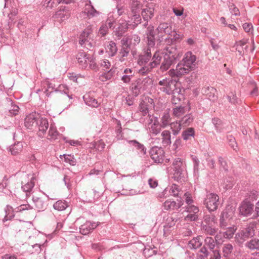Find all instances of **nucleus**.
<instances>
[{"label": "nucleus", "mask_w": 259, "mask_h": 259, "mask_svg": "<svg viewBox=\"0 0 259 259\" xmlns=\"http://www.w3.org/2000/svg\"><path fill=\"white\" fill-rule=\"evenodd\" d=\"M162 54L163 60L160 66L162 71L168 70L176 61L179 59L180 53L176 46L169 45L163 49Z\"/></svg>", "instance_id": "nucleus-1"}, {"label": "nucleus", "mask_w": 259, "mask_h": 259, "mask_svg": "<svg viewBox=\"0 0 259 259\" xmlns=\"http://www.w3.org/2000/svg\"><path fill=\"white\" fill-rule=\"evenodd\" d=\"M161 86L159 90L167 95L179 94L180 90L177 87V81L171 78H165L158 82Z\"/></svg>", "instance_id": "nucleus-2"}, {"label": "nucleus", "mask_w": 259, "mask_h": 259, "mask_svg": "<svg viewBox=\"0 0 259 259\" xmlns=\"http://www.w3.org/2000/svg\"><path fill=\"white\" fill-rule=\"evenodd\" d=\"M203 204L209 212L216 210L220 205L219 196L213 193H207Z\"/></svg>", "instance_id": "nucleus-3"}, {"label": "nucleus", "mask_w": 259, "mask_h": 259, "mask_svg": "<svg viewBox=\"0 0 259 259\" xmlns=\"http://www.w3.org/2000/svg\"><path fill=\"white\" fill-rule=\"evenodd\" d=\"M175 172L174 177L177 179H181L184 177L186 171V164L183 160L180 158H176L172 163Z\"/></svg>", "instance_id": "nucleus-4"}, {"label": "nucleus", "mask_w": 259, "mask_h": 259, "mask_svg": "<svg viewBox=\"0 0 259 259\" xmlns=\"http://www.w3.org/2000/svg\"><path fill=\"white\" fill-rule=\"evenodd\" d=\"M190 67H186L185 63L181 61L176 66V69H170L169 71L171 77H181L193 71Z\"/></svg>", "instance_id": "nucleus-5"}, {"label": "nucleus", "mask_w": 259, "mask_h": 259, "mask_svg": "<svg viewBox=\"0 0 259 259\" xmlns=\"http://www.w3.org/2000/svg\"><path fill=\"white\" fill-rule=\"evenodd\" d=\"M93 30L92 27L89 26L86 28L80 35L79 44L82 47L90 50L93 45L90 41V35L92 33Z\"/></svg>", "instance_id": "nucleus-6"}, {"label": "nucleus", "mask_w": 259, "mask_h": 259, "mask_svg": "<svg viewBox=\"0 0 259 259\" xmlns=\"http://www.w3.org/2000/svg\"><path fill=\"white\" fill-rule=\"evenodd\" d=\"M148 125L149 132L153 135H157L161 132L162 127L161 125L159 123L157 119L154 117L151 116L150 114L147 115Z\"/></svg>", "instance_id": "nucleus-7"}, {"label": "nucleus", "mask_w": 259, "mask_h": 259, "mask_svg": "<svg viewBox=\"0 0 259 259\" xmlns=\"http://www.w3.org/2000/svg\"><path fill=\"white\" fill-rule=\"evenodd\" d=\"M35 179L32 176L25 175L21 182V188L26 193H30L34 186ZM26 195L28 194L26 193Z\"/></svg>", "instance_id": "nucleus-8"}, {"label": "nucleus", "mask_w": 259, "mask_h": 259, "mask_svg": "<svg viewBox=\"0 0 259 259\" xmlns=\"http://www.w3.org/2000/svg\"><path fill=\"white\" fill-rule=\"evenodd\" d=\"M239 213L244 217H250L254 212V205L249 201L244 200L241 202L239 208Z\"/></svg>", "instance_id": "nucleus-9"}, {"label": "nucleus", "mask_w": 259, "mask_h": 259, "mask_svg": "<svg viewBox=\"0 0 259 259\" xmlns=\"http://www.w3.org/2000/svg\"><path fill=\"white\" fill-rule=\"evenodd\" d=\"M150 154L155 163H162L164 160V151L161 147H153L150 150Z\"/></svg>", "instance_id": "nucleus-10"}, {"label": "nucleus", "mask_w": 259, "mask_h": 259, "mask_svg": "<svg viewBox=\"0 0 259 259\" xmlns=\"http://www.w3.org/2000/svg\"><path fill=\"white\" fill-rule=\"evenodd\" d=\"M181 61L193 70L197 67L196 57L191 52H187Z\"/></svg>", "instance_id": "nucleus-11"}, {"label": "nucleus", "mask_w": 259, "mask_h": 259, "mask_svg": "<svg viewBox=\"0 0 259 259\" xmlns=\"http://www.w3.org/2000/svg\"><path fill=\"white\" fill-rule=\"evenodd\" d=\"M39 116H36L35 114H30L27 115L24 121L25 126L28 129L35 130L38 126V118Z\"/></svg>", "instance_id": "nucleus-12"}, {"label": "nucleus", "mask_w": 259, "mask_h": 259, "mask_svg": "<svg viewBox=\"0 0 259 259\" xmlns=\"http://www.w3.org/2000/svg\"><path fill=\"white\" fill-rule=\"evenodd\" d=\"M91 55L84 52H79L76 55L77 63L80 68L88 70V62Z\"/></svg>", "instance_id": "nucleus-13"}, {"label": "nucleus", "mask_w": 259, "mask_h": 259, "mask_svg": "<svg viewBox=\"0 0 259 259\" xmlns=\"http://www.w3.org/2000/svg\"><path fill=\"white\" fill-rule=\"evenodd\" d=\"M98 223L86 221L83 224L80 226V233L83 235H87L91 233L98 226Z\"/></svg>", "instance_id": "nucleus-14"}, {"label": "nucleus", "mask_w": 259, "mask_h": 259, "mask_svg": "<svg viewBox=\"0 0 259 259\" xmlns=\"http://www.w3.org/2000/svg\"><path fill=\"white\" fill-rule=\"evenodd\" d=\"M147 46L148 47H154L155 45V38L154 27L149 25L147 27L145 33Z\"/></svg>", "instance_id": "nucleus-15"}, {"label": "nucleus", "mask_w": 259, "mask_h": 259, "mask_svg": "<svg viewBox=\"0 0 259 259\" xmlns=\"http://www.w3.org/2000/svg\"><path fill=\"white\" fill-rule=\"evenodd\" d=\"M32 201L34 204V209L38 211H44L48 206V200L41 198L33 196Z\"/></svg>", "instance_id": "nucleus-16"}, {"label": "nucleus", "mask_w": 259, "mask_h": 259, "mask_svg": "<svg viewBox=\"0 0 259 259\" xmlns=\"http://www.w3.org/2000/svg\"><path fill=\"white\" fill-rule=\"evenodd\" d=\"M155 50L154 47H148L147 46L146 49L143 55H140L138 60V63L140 65H144L147 63L151 58V52Z\"/></svg>", "instance_id": "nucleus-17"}, {"label": "nucleus", "mask_w": 259, "mask_h": 259, "mask_svg": "<svg viewBox=\"0 0 259 259\" xmlns=\"http://www.w3.org/2000/svg\"><path fill=\"white\" fill-rule=\"evenodd\" d=\"M37 123L38 135L39 137H43L49 128L48 119L46 118L38 116Z\"/></svg>", "instance_id": "nucleus-18"}, {"label": "nucleus", "mask_w": 259, "mask_h": 259, "mask_svg": "<svg viewBox=\"0 0 259 259\" xmlns=\"http://www.w3.org/2000/svg\"><path fill=\"white\" fill-rule=\"evenodd\" d=\"M158 34L160 35L167 34L171 35L172 33V26L167 22L160 23L156 28Z\"/></svg>", "instance_id": "nucleus-19"}, {"label": "nucleus", "mask_w": 259, "mask_h": 259, "mask_svg": "<svg viewBox=\"0 0 259 259\" xmlns=\"http://www.w3.org/2000/svg\"><path fill=\"white\" fill-rule=\"evenodd\" d=\"M69 16L70 12L68 8L61 7L60 9L56 12L53 17L57 19L58 21H64L68 19Z\"/></svg>", "instance_id": "nucleus-20"}, {"label": "nucleus", "mask_w": 259, "mask_h": 259, "mask_svg": "<svg viewBox=\"0 0 259 259\" xmlns=\"http://www.w3.org/2000/svg\"><path fill=\"white\" fill-rule=\"evenodd\" d=\"M254 235V229L252 226H247L245 228L241 230V232L238 233L236 235V237H240L242 240H245L246 238L252 236Z\"/></svg>", "instance_id": "nucleus-21"}, {"label": "nucleus", "mask_w": 259, "mask_h": 259, "mask_svg": "<svg viewBox=\"0 0 259 259\" xmlns=\"http://www.w3.org/2000/svg\"><path fill=\"white\" fill-rule=\"evenodd\" d=\"M183 204L181 201L178 200V202L167 200L163 203V207L165 210H177L181 207Z\"/></svg>", "instance_id": "nucleus-22"}, {"label": "nucleus", "mask_w": 259, "mask_h": 259, "mask_svg": "<svg viewBox=\"0 0 259 259\" xmlns=\"http://www.w3.org/2000/svg\"><path fill=\"white\" fill-rule=\"evenodd\" d=\"M105 50L109 56L113 57L115 56L117 52V47L116 44L113 40L108 41L105 44Z\"/></svg>", "instance_id": "nucleus-23"}, {"label": "nucleus", "mask_w": 259, "mask_h": 259, "mask_svg": "<svg viewBox=\"0 0 259 259\" xmlns=\"http://www.w3.org/2000/svg\"><path fill=\"white\" fill-rule=\"evenodd\" d=\"M154 14V8L153 7H148L142 10L141 15L144 20L146 21V22L144 24L145 27L147 25L148 21L153 17Z\"/></svg>", "instance_id": "nucleus-24"}, {"label": "nucleus", "mask_w": 259, "mask_h": 259, "mask_svg": "<svg viewBox=\"0 0 259 259\" xmlns=\"http://www.w3.org/2000/svg\"><path fill=\"white\" fill-rule=\"evenodd\" d=\"M128 143L138 151L139 154L143 156L146 153V148L144 145L136 140H130L127 141Z\"/></svg>", "instance_id": "nucleus-25"}, {"label": "nucleus", "mask_w": 259, "mask_h": 259, "mask_svg": "<svg viewBox=\"0 0 259 259\" xmlns=\"http://www.w3.org/2000/svg\"><path fill=\"white\" fill-rule=\"evenodd\" d=\"M128 23L126 21H122L116 28L114 33L118 37H121L127 30Z\"/></svg>", "instance_id": "nucleus-26"}, {"label": "nucleus", "mask_w": 259, "mask_h": 259, "mask_svg": "<svg viewBox=\"0 0 259 259\" xmlns=\"http://www.w3.org/2000/svg\"><path fill=\"white\" fill-rule=\"evenodd\" d=\"M202 240L201 236H197L196 237H194L189 241L188 246L191 249H196L202 245L203 243Z\"/></svg>", "instance_id": "nucleus-27"}, {"label": "nucleus", "mask_w": 259, "mask_h": 259, "mask_svg": "<svg viewBox=\"0 0 259 259\" xmlns=\"http://www.w3.org/2000/svg\"><path fill=\"white\" fill-rule=\"evenodd\" d=\"M84 13L89 18L97 16L99 14V12L92 5L91 1L85 4Z\"/></svg>", "instance_id": "nucleus-28"}, {"label": "nucleus", "mask_w": 259, "mask_h": 259, "mask_svg": "<svg viewBox=\"0 0 259 259\" xmlns=\"http://www.w3.org/2000/svg\"><path fill=\"white\" fill-rule=\"evenodd\" d=\"M130 8L132 13H140L142 4L138 0H130Z\"/></svg>", "instance_id": "nucleus-29"}, {"label": "nucleus", "mask_w": 259, "mask_h": 259, "mask_svg": "<svg viewBox=\"0 0 259 259\" xmlns=\"http://www.w3.org/2000/svg\"><path fill=\"white\" fill-rule=\"evenodd\" d=\"M194 137L195 131L193 127L187 128L182 133V138L185 141L191 140Z\"/></svg>", "instance_id": "nucleus-30"}, {"label": "nucleus", "mask_w": 259, "mask_h": 259, "mask_svg": "<svg viewBox=\"0 0 259 259\" xmlns=\"http://www.w3.org/2000/svg\"><path fill=\"white\" fill-rule=\"evenodd\" d=\"M83 100L89 106L97 108L99 105L97 100L89 94H85L83 97Z\"/></svg>", "instance_id": "nucleus-31"}, {"label": "nucleus", "mask_w": 259, "mask_h": 259, "mask_svg": "<svg viewBox=\"0 0 259 259\" xmlns=\"http://www.w3.org/2000/svg\"><path fill=\"white\" fill-rule=\"evenodd\" d=\"M59 136L56 126L54 124H51L48 133V139L50 140H55Z\"/></svg>", "instance_id": "nucleus-32"}, {"label": "nucleus", "mask_w": 259, "mask_h": 259, "mask_svg": "<svg viewBox=\"0 0 259 259\" xmlns=\"http://www.w3.org/2000/svg\"><path fill=\"white\" fill-rule=\"evenodd\" d=\"M215 89L212 87L204 88L202 89V93L206 95L207 97L210 100L214 101L217 99L215 95Z\"/></svg>", "instance_id": "nucleus-33"}, {"label": "nucleus", "mask_w": 259, "mask_h": 259, "mask_svg": "<svg viewBox=\"0 0 259 259\" xmlns=\"http://www.w3.org/2000/svg\"><path fill=\"white\" fill-rule=\"evenodd\" d=\"M162 144L164 147L169 146L171 142V134L169 131L164 130L161 133Z\"/></svg>", "instance_id": "nucleus-34"}, {"label": "nucleus", "mask_w": 259, "mask_h": 259, "mask_svg": "<svg viewBox=\"0 0 259 259\" xmlns=\"http://www.w3.org/2000/svg\"><path fill=\"white\" fill-rule=\"evenodd\" d=\"M130 45L132 49V53L134 55L135 51L133 48L137 46L141 41V37L137 34H133L129 35Z\"/></svg>", "instance_id": "nucleus-35"}, {"label": "nucleus", "mask_w": 259, "mask_h": 259, "mask_svg": "<svg viewBox=\"0 0 259 259\" xmlns=\"http://www.w3.org/2000/svg\"><path fill=\"white\" fill-rule=\"evenodd\" d=\"M171 121V118L169 113L167 112H164L160 119V125L162 128H165L168 125H170Z\"/></svg>", "instance_id": "nucleus-36"}, {"label": "nucleus", "mask_w": 259, "mask_h": 259, "mask_svg": "<svg viewBox=\"0 0 259 259\" xmlns=\"http://www.w3.org/2000/svg\"><path fill=\"white\" fill-rule=\"evenodd\" d=\"M23 146L22 142H18L17 143L14 144L13 145L11 146L9 148V151L11 152V154L14 155H16L20 153L23 149Z\"/></svg>", "instance_id": "nucleus-37"}, {"label": "nucleus", "mask_w": 259, "mask_h": 259, "mask_svg": "<svg viewBox=\"0 0 259 259\" xmlns=\"http://www.w3.org/2000/svg\"><path fill=\"white\" fill-rule=\"evenodd\" d=\"M161 58L159 51H155L152 58V61L149 63V65L151 66V68L156 67L160 64Z\"/></svg>", "instance_id": "nucleus-38"}, {"label": "nucleus", "mask_w": 259, "mask_h": 259, "mask_svg": "<svg viewBox=\"0 0 259 259\" xmlns=\"http://www.w3.org/2000/svg\"><path fill=\"white\" fill-rule=\"evenodd\" d=\"M218 236H215V240L211 237H207L204 239V246L208 247L210 250H213L217 241Z\"/></svg>", "instance_id": "nucleus-39"}, {"label": "nucleus", "mask_w": 259, "mask_h": 259, "mask_svg": "<svg viewBox=\"0 0 259 259\" xmlns=\"http://www.w3.org/2000/svg\"><path fill=\"white\" fill-rule=\"evenodd\" d=\"M45 85H46L47 88L45 89L44 92L46 94V95L49 96L51 93L55 92L56 90L57 87L52 83L50 82L49 81H45L44 82Z\"/></svg>", "instance_id": "nucleus-40"}, {"label": "nucleus", "mask_w": 259, "mask_h": 259, "mask_svg": "<svg viewBox=\"0 0 259 259\" xmlns=\"http://www.w3.org/2000/svg\"><path fill=\"white\" fill-rule=\"evenodd\" d=\"M245 246L251 250H259V239H251L246 243Z\"/></svg>", "instance_id": "nucleus-41"}, {"label": "nucleus", "mask_w": 259, "mask_h": 259, "mask_svg": "<svg viewBox=\"0 0 259 259\" xmlns=\"http://www.w3.org/2000/svg\"><path fill=\"white\" fill-rule=\"evenodd\" d=\"M233 250V246L231 244H225L222 248L223 256L227 257L230 256Z\"/></svg>", "instance_id": "nucleus-42"}, {"label": "nucleus", "mask_w": 259, "mask_h": 259, "mask_svg": "<svg viewBox=\"0 0 259 259\" xmlns=\"http://www.w3.org/2000/svg\"><path fill=\"white\" fill-rule=\"evenodd\" d=\"M170 128L174 135H177L182 128V125L181 122L176 121L170 123Z\"/></svg>", "instance_id": "nucleus-43"}, {"label": "nucleus", "mask_w": 259, "mask_h": 259, "mask_svg": "<svg viewBox=\"0 0 259 259\" xmlns=\"http://www.w3.org/2000/svg\"><path fill=\"white\" fill-rule=\"evenodd\" d=\"M131 50H132L131 48L121 47L119 51L120 57L119 58V61L120 62H123L125 60V57H126L129 55Z\"/></svg>", "instance_id": "nucleus-44"}, {"label": "nucleus", "mask_w": 259, "mask_h": 259, "mask_svg": "<svg viewBox=\"0 0 259 259\" xmlns=\"http://www.w3.org/2000/svg\"><path fill=\"white\" fill-rule=\"evenodd\" d=\"M68 206L65 201L58 200L53 205L55 209L58 211H62L65 210Z\"/></svg>", "instance_id": "nucleus-45"}, {"label": "nucleus", "mask_w": 259, "mask_h": 259, "mask_svg": "<svg viewBox=\"0 0 259 259\" xmlns=\"http://www.w3.org/2000/svg\"><path fill=\"white\" fill-rule=\"evenodd\" d=\"M69 88L66 85L64 84H60L57 87L56 90H55V92H59L62 94L64 93L65 94H66L70 99H72L71 96H69Z\"/></svg>", "instance_id": "nucleus-46"}, {"label": "nucleus", "mask_w": 259, "mask_h": 259, "mask_svg": "<svg viewBox=\"0 0 259 259\" xmlns=\"http://www.w3.org/2000/svg\"><path fill=\"white\" fill-rule=\"evenodd\" d=\"M185 112V107L182 106H177L173 109V115L177 117H181L183 115Z\"/></svg>", "instance_id": "nucleus-47"}, {"label": "nucleus", "mask_w": 259, "mask_h": 259, "mask_svg": "<svg viewBox=\"0 0 259 259\" xmlns=\"http://www.w3.org/2000/svg\"><path fill=\"white\" fill-rule=\"evenodd\" d=\"M193 120V117L191 114L184 116L180 121L183 126H188Z\"/></svg>", "instance_id": "nucleus-48"}, {"label": "nucleus", "mask_w": 259, "mask_h": 259, "mask_svg": "<svg viewBox=\"0 0 259 259\" xmlns=\"http://www.w3.org/2000/svg\"><path fill=\"white\" fill-rule=\"evenodd\" d=\"M212 122L218 132H221L223 128V124L222 121L218 118H213Z\"/></svg>", "instance_id": "nucleus-49"}, {"label": "nucleus", "mask_w": 259, "mask_h": 259, "mask_svg": "<svg viewBox=\"0 0 259 259\" xmlns=\"http://www.w3.org/2000/svg\"><path fill=\"white\" fill-rule=\"evenodd\" d=\"M204 221L207 225L213 226L216 223V218L213 214H206L204 217Z\"/></svg>", "instance_id": "nucleus-50"}, {"label": "nucleus", "mask_w": 259, "mask_h": 259, "mask_svg": "<svg viewBox=\"0 0 259 259\" xmlns=\"http://www.w3.org/2000/svg\"><path fill=\"white\" fill-rule=\"evenodd\" d=\"M89 69H92L95 71H97L98 69L95 59L92 55H91L88 62V70Z\"/></svg>", "instance_id": "nucleus-51"}, {"label": "nucleus", "mask_w": 259, "mask_h": 259, "mask_svg": "<svg viewBox=\"0 0 259 259\" xmlns=\"http://www.w3.org/2000/svg\"><path fill=\"white\" fill-rule=\"evenodd\" d=\"M115 22V20L113 17L112 14H109L108 15V18L107 20L104 24L105 25H107V26L109 28H114V23Z\"/></svg>", "instance_id": "nucleus-52"}, {"label": "nucleus", "mask_w": 259, "mask_h": 259, "mask_svg": "<svg viewBox=\"0 0 259 259\" xmlns=\"http://www.w3.org/2000/svg\"><path fill=\"white\" fill-rule=\"evenodd\" d=\"M227 97L229 102L232 104L235 105L239 102L238 98L236 96V94L233 92H230Z\"/></svg>", "instance_id": "nucleus-53"}, {"label": "nucleus", "mask_w": 259, "mask_h": 259, "mask_svg": "<svg viewBox=\"0 0 259 259\" xmlns=\"http://www.w3.org/2000/svg\"><path fill=\"white\" fill-rule=\"evenodd\" d=\"M156 251L150 246L145 247L143 249V254L146 257H149L154 254H155Z\"/></svg>", "instance_id": "nucleus-54"}, {"label": "nucleus", "mask_w": 259, "mask_h": 259, "mask_svg": "<svg viewBox=\"0 0 259 259\" xmlns=\"http://www.w3.org/2000/svg\"><path fill=\"white\" fill-rule=\"evenodd\" d=\"M228 7L230 13L232 15H234L236 16H240V13L239 12V9L235 6V5L234 4L229 3L228 5Z\"/></svg>", "instance_id": "nucleus-55"}, {"label": "nucleus", "mask_w": 259, "mask_h": 259, "mask_svg": "<svg viewBox=\"0 0 259 259\" xmlns=\"http://www.w3.org/2000/svg\"><path fill=\"white\" fill-rule=\"evenodd\" d=\"M169 192L174 196H178L180 192L179 187L176 184H172L169 189Z\"/></svg>", "instance_id": "nucleus-56"}, {"label": "nucleus", "mask_w": 259, "mask_h": 259, "mask_svg": "<svg viewBox=\"0 0 259 259\" xmlns=\"http://www.w3.org/2000/svg\"><path fill=\"white\" fill-rule=\"evenodd\" d=\"M212 226L207 225L203 227L205 233L210 235H214L216 233L217 230L215 229L212 227Z\"/></svg>", "instance_id": "nucleus-57"}, {"label": "nucleus", "mask_w": 259, "mask_h": 259, "mask_svg": "<svg viewBox=\"0 0 259 259\" xmlns=\"http://www.w3.org/2000/svg\"><path fill=\"white\" fill-rule=\"evenodd\" d=\"M140 13H132V16H131V20L133 21L134 25L137 26L141 23V18Z\"/></svg>", "instance_id": "nucleus-58"}, {"label": "nucleus", "mask_w": 259, "mask_h": 259, "mask_svg": "<svg viewBox=\"0 0 259 259\" xmlns=\"http://www.w3.org/2000/svg\"><path fill=\"white\" fill-rule=\"evenodd\" d=\"M236 229L234 227H229L228 230L224 233V236L228 239L231 238L235 232Z\"/></svg>", "instance_id": "nucleus-59"}, {"label": "nucleus", "mask_w": 259, "mask_h": 259, "mask_svg": "<svg viewBox=\"0 0 259 259\" xmlns=\"http://www.w3.org/2000/svg\"><path fill=\"white\" fill-rule=\"evenodd\" d=\"M19 111V107L18 105L11 103V106L9 109V113L10 114L13 116L16 115L18 114Z\"/></svg>", "instance_id": "nucleus-60"}, {"label": "nucleus", "mask_w": 259, "mask_h": 259, "mask_svg": "<svg viewBox=\"0 0 259 259\" xmlns=\"http://www.w3.org/2000/svg\"><path fill=\"white\" fill-rule=\"evenodd\" d=\"M153 68H151V66L149 65V63L147 64V66H145L144 67H142L141 68H140L139 70V74L144 75H146L147 73L151 71V70Z\"/></svg>", "instance_id": "nucleus-61"}, {"label": "nucleus", "mask_w": 259, "mask_h": 259, "mask_svg": "<svg viewBox=\"0 0 259 259\" xmlns=\"http://www.w3.org/2000/svg\"><path fill=\"white\" fill-rule=\"evenodd\" d=\"M228 144L234 150H236L237 147V143L235 138L232 136H229L227 138Z\"/></svg>", "instance_id": "nucleus-62"}, {"label": "nucleus", "mask_w": 259, "mask_h": 259, "mask_svg": "<svg viewBox=\"0 0 259 259\" xmlns=\"http://www.w3.org/2000/svg\"><path fill=\"white\" fill-rule=\"evenodd\" d=\"M186 211L188 213H192L198 214L199 210L198 207L194 205H188V206L186 207Z\"/></svg>", "instance_id": "nucleus-63"}, {"label": "nucleus", "mask_w": 259, "mask_h": 259, "mask_svg": "<svg viewBox=\"0 0 259 259\" xmlns=\"http://www.w3.org/2000/svg\"><path fill=\"white\" fill-rule=\"evenodd\" d=\"M109 29V28L107 26V25L103 24L99 30V34L101 36H104L108 33Z\"/></svg>", "instance_id": "nucleus-64"}]
</instances>
